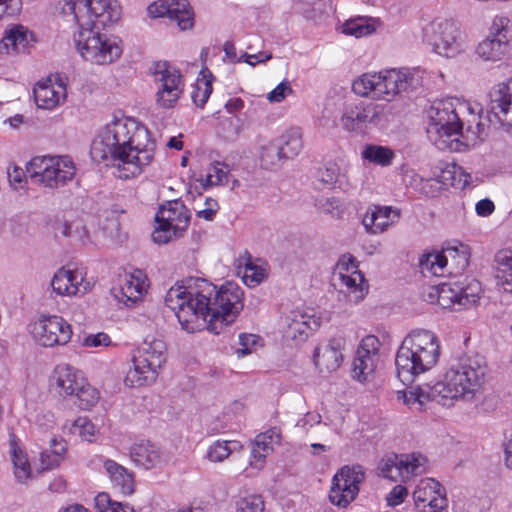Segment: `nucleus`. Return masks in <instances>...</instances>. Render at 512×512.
<instances>
[{"label":"nucleus","mask_w":512,"mask_h":512,"mask_svg":"<svg viewBox=\"0 0 512 512\" xmlns=\"http://www.w3.org/2000/svg\"><path fill=\"white\" fill-rule=\"evenodd\" d=\"M164 303L175 312L183 330L193 333L206 325L216 335L235 322L244 306L239 286L227 282L218 288L203 278L171 287Z\"/></svg>","instance_id":"nucleus-1"},{"label":"nucleus","mask_w":512,"mask_h":512,"mask_svg":"<svg viewBox=\"0 0 512 512\" xmlns=\"http://www.w3.org/2000/svg\"><path fill=\"white\" fill-rule=\"evenodd\" d=\"M156 142L149 130L130 118H115L107 123L91 144L96 162L107 161L119 179L139 176L155 156Z\"/></svg>","instance_id":"nucleus-2"},{"label":"nucleus","mask_w":512,"mask_h":512,"mask_svg":"<svg viewBox=\"0 0 512 512\" xmlns=\"http://www.w3.org/2000/svg\"><path fill=\"white\" fill-rule=\"evenodd\" d=\"M480 359L477 354L465 355L451 364L443 379L435 385L429 384L410 387L398 398L415 411H422L429 401L451 407L457 400L470 401L480 391Z\"/></svg>","instance_id":"nucleus-3"},{"label":"nucleus","mask_w":512,"mask_h":512,"mask_svg":"<svg viewBox=\"0 0 512 512\" xmlns=\"http://www.w3.org/2000/svg\"><path fill=\"white\" fill-rule=\"evenodd\" d=\"M441 355L440 341L437 335L426 329H415L408 333L395 357L399 380L408 384L436 366Z\"/></svg>","instance_id":"nucleus-4"},{"label":"nucleus","mask_w":512,"mask_h":512,"mask_svg":"<svg viewBox=\"0 0 512 512\" xmlns=\"http://www.w3.org/2000/svg\"><path fill=\"white\" fill-rule=\"evenodd\" d=\"M83 0H64L59 2L60 13L71 16L77 23L79 30L74 35L76 48L81 56L94 64H110L117 60L122 49L114 38L104 33L88 29L91 18L85 15V8H80Z\"/></svg>","instance_id":"nucleus-5"},{"label":"nucleus","mask_w":512,"mask_h":512,"mask_svg":"<svg viewBox=\"0 0 512 512\" xmlns=\"http://www.w3.org/2000/svg\"><path fill=\"white\" fill-rule=\"evenodd\" d=\"M428 124L426 133L429 141L439 150L462 152L474 146L463 134V123L451 99L434 101L426 110Z\"/></svg>","instance_id":"nucleus-6"},{"label":"nucleus","mask_w":512,"mask_h":512,"mask_svg":"<svg viewBox=\"0 0 512 512\" xmlns=\"http://www.w3.org/2000/svg\"><path fill=\"white\" fill-rule=\"evenodd\" d=\"M419 84V78L410 71L392 69L363 74L353 82L352 89L363 97L391 101L402 92L415 90Z\"/></svg>","instance_id":"nucleus-7"},{"label":"nucleus","mask_w":512,"mask_h":512,"mask_svg":"<svg viewBox=\"0 0 512 512\" xmlns=\"http://www.w3.org/2000/svg\"><path fill=\"white\" fill-rule=\"evenodd\" d=\"M27 172L35 183L53 189L72 181L76 168L73 161L67 156H37L29 162Z\"/></svg>","instance_id":"nucleus-8"},{"label":"nucleus","mask_w":512,"mask_h":512,"mask_svg":"<svg viewBox=\"0 0 512 512\" xmlns=\"http://www.w3.org/2000/svg\"><path fill=\"white\" fill-rule=\"evenodd\" d=\"M423 41L432 50L446 58H454L464 51V40L459 27L449 19L436 18L423 28Z\"/></svg>","instance_id":"nucleus-9"},{"label":"nucleus","mask_w":512,"mask_h":512,"mask_svg":"<svg viewBox=\"0 0 512 512\" xmlns=\"http://www.w3.org/2000/svg\"><path fill=\"white\" fill-rule=\"evenodd\" d=\"M155 222L153 241L157 244H167L181 237L186 231L190 223V213L182 202L172 201L159 209Z\"/></svg>","instance_id":"nucleus-10"},{"label":"nucleus","mask_w":512,"mask_h":512,"mask_svg":"<svg viewBox=\"0 0 512 512\" xmlns=\"http://www.w3.org/2000/svg\"><path fill=\"white\" fill-rule=\"evenodd\" d=\"M33 340L43 347L66 345L72 336L70 324L59 316H41L30 324Z\"/></svg>","instance_id":"nucleus-11"},{"label":"nucleus","mask_w":512,"mask_h":512,"mask_svg":"<svg viewBox=\"0 0 512 512\" xmlns=\"http://www.w3.org/2000/svg\"><path fill=\"white\" fill-rule=\"evenodd\" d=\"M365 473L362 466H344L333 477L329 499L332 504L345 508L358 495L359 484L363 482Z\"/></svg>","instance_id":"nucleus-12"},{"label":"nucleus","mask_w":512,"mask_h":512,"mask_svg":"<svg viewBox=\"0 0 512 512\" xmlns=\"http://www.w3.org/2000/svg\"><path fill=\"white\" fill-rule=\"evenodd\" d=\"M425 457L421 454H395L383 457L379 463L380 475L391 481H406L413 475L420 474L424 469Z\"/></svg>","instance_id":"nucleus-13"},{"label":"nucleus","mask_w":512,"mask_h":512,"mask_svg":"<svg viewBox=\"0 0 512 512\" xmlns=\"http://www.w3.org/2000/svg\"><path fill=\"white\" fill-rule=\"evenodd\" d=\"M157 84L156 102L162 108H172L182 94L181 74L167 62H157L154 69Z\"/></svg>","instance_id":"nucleus-14"},{"label":"nucleus","mask_w":512,"mask_h":512,"mask_svg":"<svg viewBox=\"0 0 512 512\" xmlns=\"http://www.w3.org/2000/svg\"><path fill=\"white\" fill-rule=\"evenodd\" d=\"M510 20L504 16H496L489 29V34L482 41V59L499 60L507 51L512 40Z\"/></svg>","instance_id":"nucleus-15"},{"label":"nucleus","mask_w":512,"mask_h":512,"mask_svg":"<svg viewBox=\"0 0 512 512\" xmlns=\"http://www.w3.org/2000/svg\"><path fill=\"white\" fill-rule=\"evenodd\" d=\"M80 8L91 18L88 29L104 30L120 20L121 8L117 0H83Z\"/></svg>","instance_id":"nucleus-16"},{"label":"nucleus","mask_w":512,"mask_h":512,"mask_svg":"<svg viewBox=\"0 0 512 512\" xmlns=\"http://www.w3.org/2000/svg\"><path fill=\"white\" fill-rule=\"evenodd\" d=\"M492 117L503 126L512 128V82L500 83L489 93L487 118L493 122Z\"/></svg>","instance_id":"nucleus-17"},{"label":"nucleus","mask_w":512,"mask_h":512,"mask_svg":"<svg viewBox=\"0 0 512 512\" xmlns=\"http://www.w3.org/2000/svg\"><path fill=\"white\" fill-rule=\"evenodd\" d=\"M379 341L377 337L366 336L360 343L352 364L353 378L364 382L374 372L378 361Z\"/></svg>","instance_id":"nucleus-18"},{"label":"nucleus","mask_w":512,"mask_h":512,"mask_svg":"<svg viewBox=\"0 0 512 512\" xmlns=\"http://www.w3.org/2000/svg\"><path fill=\"white\" fill-rule=\"evenodd\" d=\"M50 285L60 296L83 295L90 290V282L84 279L82 271L65 267L57 270Z\"/></svg>","instance_id":"nucleus-19"},{"label":"nucleus","mask_w":512,"mask_h":512,"mask_svg":"<svg viewBox=\"0 0 512 512\" xmlns=\"http://www.w3.org/2000/svg\"><path fill=\"white\" fill-rule=\"evenodd\" d=\"M415 505L422 509L429 507L432 512H439L448 506L445 488L435 479L422 480L413 492Z\"/></svg>","instance_id":"nucleus-20"},{"label":"nucleus","mask_w":512,"mask_h":512,"mask_svg":"<svg viewBox=\"0 0 512 512\" xmlns=\"http://www.w3.org/2000/svg\"><path fill=\"white\" fill-rule=\"evenodd\" d=\"M345 340L341 337L332 338L327 343L316 347L313 362L320 373H332L343 362V349Z\"/></svg>","instance_id":"nucleus-21"},{"label":"nucleus","mask_w":512,"mask_h":512,"mask_svg":"<svg viewBox=\"0 0 512 512\" xmlns=\"http://www.w3.org/2000/svg\"><path fill=\"white\" fill-rule=\"evenodd\" d=\"M377 115V106L374 104H348L339 119V125L348 132H362Z\"/></svg>","instance_id":"nucleus-22"},{"label":"nucleus","mask_w":512,"mask_h":512,"mask_svg":"<svg viewBox=\"0 0 512 512\" xmlns=\"http://www.w3.org/2000/svg\"><path fill=\"white\" fill-rule=\"evenodd\" d=\"M66 85L61 79L52 81L47 79L39 82L34 88V99L39 108L53 109L65 100Z\"/></svg>","instance_id":"nucleus-23"},{"label":"nucleus","mask_w":512,"mask_h":512,"mask_svg":"<svg viewBox=\"0 0 512 512\" xmlns=\"http://www.w3.org/2000/svg\"><path fill=\"white\" fill-rule=\"evenodd\" d=\"M130 458L137 467L144 470L157 468L168 462L164 453L149 441L134 444L130 448Z\"/></svg>","instance_id":"nucleus-24"},{"label":"nucleus","mask_w":512,"mask_h":512,"mask_svg":"<svg viewBox=\"0 0 512 512\" xmlns=\"http://www.w3.org/2000/svg\"><path fill=\"white\" fill-rule=\"evenodd\" d=\"M399 217L400 213L398 210H393L387 206H375L364 215L363 225L369 233L379 234L386 231Z\"/></svg>","instance_id":"nucleus-25"},{"label":"nucleus","mask_w":512,"mask_h":512,"mask_svg":"<svg viewBox=\"0 0 512 512\" xmlns=\"http://www.w3.org/2000/svg\"><path fill=\"white\" fill-rule=\"evenodd\" d=\"M141 356L133 355V367L128 370L124 378L127 387H142L153 384L159 375V370L147 363L140 362Z\"/></svg>","instance_id":"nucleus-26"},{"label":"nucleus","mask_w":512,"mask_h":512,"mask_svg":"<svg viewBox=\"0 0 512 512\" xmlns=\"http://www.w3.org/2000/svg\"><path fill=\"white\" fill-rule=\"evenodd\" d=\"M58 393L62 396H73L82 385L84 377L81 372L69 365H58L53 373Z\"/></svg>","instance_id":"nucleus-27"},{"label":"nucleus","mask_w":512,"mask_h":512,"mask_svg":"<svg viewBox=\"0 0 512 512\" xmlns=\"http://www.w3.org/2000/svg\"><path fill=\"white\" fill-rule=\"evenodd\" d=\"M135 354L141 356L140 362L154 366L160 371L166 362V344L160 338L148 336Z\"/></svg>","instance_id":"nucleus-28"},{"label":"nucleus","mask_w":512,"mask_h":512,"mask_svg":"<svg viewBox=\"0 0 512 512\" xmlns=\"http://www.w3.org/2000/svg\"><path fill=\"white\" fill-rule=\"evenodd\" d=\"M340 280V292L344 293L347 301L357 304L368 293V283L361 271L338 275Z\"/></svg>","instance_id":"nucleus-29"},{"label":"nucleus","mask_w":512,"mask_h":512,"mask_svg":"<svg viewBox=\"0 0 512 512\" xmlns=\"http://www.w3.org/2000/svg\"><path fill=\"white\" fill-rule=\"evenodd\" d=\"M279 442L280 433L276 428L258 434L251 450V465L255 468L262 467L264 459L273 452V445Z\"/></svg>","instance_id":"nucleus-30"},{"label":"nucleus","mask_w":512,"mask_h":512,"mask_svg":"<svg viewBox=\"0 0 512 512\" xmlns=\"http://www.w3.org/2000/svg\"><path fill=\"white\" fill-rule=\"evenodd\" d=\"M441 253L447 262L446 276L461 274L468 267L470 248L467 245L459 243L456 246H448Z\"/></svg>","instance_id":"nucleus-31"},{"label":"nucleus","mask_w":512,"mask_h":512,"mask_svg":"<svg viewBox=\"0 0 512 512\" xmlns=\"http://www.w3.org/2000/svg\"><path fill=\"white\" fill-rule=\"evenodd\" d=\"M439 173H435L436 179L444 186H453L459 189L469 185L471 176L466 174L462 167L454 163L440 164Z\"/></svg>","instance_id":"nucleus-32"},{"label":"nucleus","mask_w":512,"mask_h":512,"mask_svg":"<svg viewBox=\"0 0 512 512\" xmlns=\"http://www.w3.org/2000/svg\"><path fill=\"white\" fill-rule=\"evenodd\" d=\"M496 281L504 292L512 293V249H503L496 253Z\"/></svg>","instance_id":"nucleus-33"},{"label":"nucleus","mask_w":512,"mask_h":512,"mask_svg":"<svg viewBox=\"0 0 512 512\" xmlns=\"http://www.w3.org/2000/svg\"><path fill=\"white\" fill-rule=\"evenodd\" d=\"M104 468L111 481L120 488L123 494L130 495L134 492L133 473L111 459L104 461Z\"/></svg>","instance_id":"nucleus-34"},{"label":"nucleus","mask_w":512,"mask_h":512,"mask_svg":"<svg viewBox=\"0 0 512 512\" xmlns=\"http://www.w3.org/2000/svg\"><path fill=\"white\" fill-rule=\"evenodd\" d=\"M446 258L439 251L424 253L419 258L421 273L427 276L444 277L447 272Z\"/></svg>","instance_id":"nucleus-35"},{"label":"nucleus","mask_w":512,"mask_h":512,"mask_svg":"<svg viewBox=\"0 0 512 512\" xmlns=\"http://www.w3.org/2000/svg\"><path fill=\"white\" fill-rule=\"evenodd\" d=\"M27 43V30L21 25H16L5 32L0 41V52L19 53L25 49Z\"/></svg>","instance_id":"nucleus-36"},{"label":"nucleus","mask_w":512,"mask_h":512,"mask_svg":"<svg viewBox=\"0 0 512 512\" xmlns=\"http://www.w3.org/2000/svg\"><path fill=\"white\" fill-rule=\"evenodd\" d=\"M10 453L15 477L18 482L25 483L31 477V466L26 454L14 439L10 442Z\"/></svg>","instance_id":"nucleus-37"},{"label":"nucleus","mask_w":512,"mask_h":512,"mask_svg":"<svg viewBox=\"0 0 512 512\" xmlns=\"http://www.w3.org/2000/svg\"><path fill=\"white\" fill-rule=\"evenodd\" d=\"M361 155L364 160L382 167L391 165L395 157L391 148L373 144L366 145Z\"/></svg>","instance_id":"nucleus-38"},{"label":"nucleus","mask_w":512,"mask_h":512,"mask_svg":"<svg viewBox=\"0 0 512 512\" xmlns=\"http://www.w3.org/2000/svg\"><path fill=\"white\" fill-rule=\"evenodd\" d=\"M317 322L310 316L301 313H294L287 326V334L292 338L297 336H308L309 331L317 327Z\"/></svg>","instance_id":"nucleus-39"},{"label":"nucleus","mask_w":512,"mask_h":512,"mask_svg":"<svg viewBox=\"0 0 512 512\" xmlns=\"http://www.w3.org/2000/svg\"><path fill=\"white\" fill-rule=\"evenodd\" d=\"M201 74L202 78L197 79L191 97L196 106L203 108L213 90V76L208 70H202Z\"/></svg>","instance_id":"nucleus-40"},{"label":"nucleus","mask_w":512,"mask_h":512,"mask_svg":"<svg viewBox=\"0 0 512 512\" xmlns=\"http://www.w3.org/2000/svg\"><path fill=\"white\" fill-rule=\"evenodd\" d=\"M286 159L297 156L302 148V131L298 127L289 129L282 136V143H279Z\"/></svg>","instance_id":"nucleus-41"},{"label":"nucleus","mask_w":512,"mask_h":512,"mask_svg":"<svg viewBox=\"0 0 512 512\" xmlns=\"http://www.w3.org/2000/svg\"><path fill=\"white\" fill-rule=\"evenodd\" d=\"M284 159L286 158L280 144L275 142L263 147L260 155L261 166L267 170L280 167Z\"/></svg>","instance_id":"nucleus-42"},{"label":"nucleus","mask_w":512,"mask_h":512,"mask_svg":"<svg viewBox=\"0 0 512 512\" xmlns=\"http://www.w3.org/2000/svg\"><path fill=\"white\" fill-rule=\"evenodd\" d=\"M438 305L443 309L460 307L461 289L459 285L439 284Z\"/></svg>","instance_id":"nucleus-43"},{"label":"nucleus","mask_w":512,"mask_h":512,"mask_svg":"<svg viewBox=\"0 0 512 512\" xmlns=\"http://www.w3.org/2000/svg\"><path fill=\"white\" fill-rule=\"evenodd\" d=\"M170 19L176 21L181 30H187L193 26V13L189 9L187 0H179L173 5Z\"/></svg>","instance_id":"nucleus-44"},{"label":"nucleus","mask_w":512,"mask_h":512,"mask_svg":"<svg viewBox=\"0 0 512 512\" xmlns=\"http://www.w3.org/2000/svg\"><path fill=\"white\" fill-rule=\"evenodd\" d=\"M229 167L222 162H214L207 171L204 187L226 185L229 181Z\"/></svg>","instance_id":"nucleus-45"},{"label":"nucleus","mask_w":512,"mask_h":512,"mask_svg":"<svg viewBox=\"0 0 512 512\" xmlns=\"http://www.w3.org/2000/svg\"><path fill=\"white\" fill-rule=\"evenodd\" d=\"M343 33L357 38L370 35L375 31L373 24L365 18H356L346 21L342 27Z\"/></svg>","instance_id":"nucleus-46"},{"label":"nucleus","mask_w":512,"mask_h":512,"mask_svg":"<svg viewBox=\"0 0 512 512\" xmlns=\"http://www.w3.org/2000/svg\"><path fill=\"white\" fill-rule=\"evenodd\" d=\"M144 290V282L132 275H125L120 286V293L127 300L136 301Z\"/></svg>","instance_id":"nucleus-47"},{"label":"nucleus","mask_w":512,"mask_h":512,"mask_svg":"<svg viewBox=\"0 0 512 512\" xmlns=\"http://www.w3.org/2000/svg\"><path fill=\"white\" fill-rule=\"evenodd\" d=\"M73 396L78 400L77 404L81 409H89L96 404L99 399L98 391L85 380Z\"/></svg>","instance_id":"nucleus-48"},{"label":"nucleus","mask_w":512,"mask_h":512,"mask_svg":"<svg viewBox=\"0 0 512 512\" xmlns=\"http://www.w3.org/2000/svg\"><path fill=\"white\" fill-rule=\"evenodd\" d=\"M461 298L460 307L468 308L475 305L480 299V282L473 279L466 286H460Z\"/></svg>","instance_id":"nucleus-49"},{"label":"nucleus","mask_w":512,"mask_h":512,"mask_svg":"<svg viewBox=\"0 0 512 512\" xmlns=\"http://www.w3.org/2000/svg\"><path fill=\"white\" fill-rule=\"evenodd\" d=\"M318 179L328 186L341 183L340 167L334 162L325 164L323 168L318 170Z\"/></svg>","instance_id":"nucleus-50"},{"label":"nucleus","mask_w":512,"mask_h":512,"mask_svg":"<svg viewBox=\"0 0 512 512\" xmlns=\"http://www.w3.org/2000/svg\"><path fill=\"white\" fill-rule=\"evenodd\" d=\"M51 447L52 449L50 451L53 454V461L46 462V457H50V452L48 450L41 453V462L45 469H51L55 466H58L61 456L66 451L65 444L62 441H57L54 438L51 439Z\"/></svg>","instance_id":"nucleus-51"},{"label":"nucleus","mask_w":512,"mask_h":512,"mask_svg":"<svg viewBox=\"0 0 512 512\" xmlns=\"http://www.w3.org/2000/svg\"><path fill=\"white\" fill-rule=\"evenodd\" d=\"M236 512H264V501L260 495H249L236 502Z\"/></svg>","instance_id":"nucleus-52"},{"label":"nucleus","mask_w":512,"mask_h":512,"mask_svg":"<svg viewBox=\"0 0 512 512\" xmlns=\"http://www.w3.org/2000/svg\"><path fill=\"white\" fill-rule=\"evenodd\" d=\"M229 441H216L214 442L207 453V457L212 462H222L232 453V448L229 446Z\"/></svg>","instance_id":"nucleus-53"},{"label":"nucleus","mask_w":512,"mask_h":512,"mask_svg":"<svg viewBox=\"0 0 512 512\" xmlns=\"http://www.w3.org/2000/svg\"><path fill=\"white\" fill-rule=\"evenodd\" d=\"M74 429L86 441H91L96 432L95 425L87 417L77 418Z\"/></svg>","instance_id":"nucleus-54"},{"label":"nucleus","mask_w":512,"mask_h":512,"mask_svg":"<svg viewBox=\"0 0 512 512\" xmlns=\"http://www.w3.org/2000/svg\"><path fill=\"white\" fill-rule=\"evenodd\" d=\"M259 337L254 334H245L242 333L239 335V345L240 347L236 349V354L238 357H244L252 353V347L257 344Z\"/></svg>","instance_id":"nucleus-55"},{"label":"nucleus","mask_w":512,"mask_h":512,"mask_svg":"<svg viewBox=\"0 0 512 512\" xmlns=\"http://www.w3.org/2000/svg\"><path fill=\"white\" fill-rule=\"evenodd\" d=\"M21 8V0H0V20L17 15Z\"/></svg>","instance_id":"nucleus-56"},{"label":"nucleus","mask_w":512,"mask_h":512,"mask_svg":"<svg viewBox=\"0 0 512 512\" xmlns=\"http://www.w3.org/2000/svg\"><path fill=\"white\" fill-rule=\"evenodd\" d=\"M292 88L288 81H283L278 84L271 92L268 93L267 99L270 102H282L287 94H291Z\"/></svg>","instance_id":"nucleus-57"},{"label":"nucleus","mask_w":512,"mask_h":512,"mask_svg":"<svg viewBox=\"0 0 512 512\" xmlns=\"http://www.w3.org/2000/svg\"><path fill=\"white\" fill-rule=\"evenodd\" d=\"M336 270L338 275L359 271L355 258L350 254H345L339 259Z\"/></svg>","instance_id":"nucleus-58"},{"label":"nucleus","mask_w":512,"mask_h":512,"mask_svg":"<svg viewBox=\"0 0 512 512\" xmlns=\"http://www.w3.org/2000/svg\"><path fill=\"white\" fill-rule=\"evenodd\" d=\"M408 495L407 488L403 485H396L386 497L387 504L391 507L401 504Z\"/></svg>","instance_id":"nucleus-59"},{"label":"nucleus","mask_w":512,"mask_h":512,"mask_svg":"<svg viewBox=\"0 0 512 512\" xmlns=\"http://www.w3.org/2000/svg\"><path fill=\"white\" fill-rule=\"evenodd\" d=\"M264 276V269L253 264L246 265L244 275L246 282L250 281L253 284H259L264 279Z\"/></svg>","instance_id":"nucleus-60"},{"label":"nucleus","mask_w":512,"mask_h":512,"mask_svg":"<svg viewBox=\"0 0 512 512\" xmlns=\"http://www.w3.org/2000/svg\"><path fill=\"white\" fill-rule=\"evenodd\" d=\"M205 208L197 210V216L199 218L211 221L213 220L216 212L219 209L218 202L212 198H206Z\"/></svg>","instance_id":"nucleus-61"},{"label":"nucleus","mask_w":512,"mask_h":512,"mask_svg":"<svg viewBox=\"0 0 512 512\" xmlns=\"http://www.w3.org/2000/svg\"><path fill=\"white\" fill-rule=\"evenodd\" d=\"M173 5H167L164 1L154 2L147 8L148 13L152 17H163L165 15L171 16Z\"/></svg>","instance_id":"nucleus-62"},{"label":"nucleus","mask_w":512,"mask_h":512,"mask_svg":"<svg viewBox=\"0 0 512 512\" xmlns=\"http://www.w3.org/2000/svg\"><path fill=\"white\" fill-rule=\"evenodd\" d=\"M111 340L105 333L91 334L85 337L83 345L87 347L108 346Z\"/></svg>","instance_id":"nucleus-63"},{"label":"nucleus","mask_w":512,"mask_h":512,"mask_svg":"<svg viewBox=\"0 0 512 512\" xmlns=\"http://www.w3.org/2000/svg\"><path fill=\"white\" fill-rule=\"evenodd\" d=\"M503 447L505 466L512 470V431L506 436Z\"/></svg>","instance_id":"nucleus-64"}]
</instances>
